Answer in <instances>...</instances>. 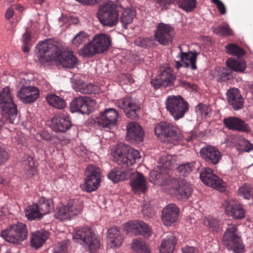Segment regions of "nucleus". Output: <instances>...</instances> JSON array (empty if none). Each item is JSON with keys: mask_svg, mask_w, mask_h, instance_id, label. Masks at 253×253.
<instances>
[{"mask_svg": "<svg viewBox=\"0 0 253 253\" xmlns=\"http://www.w3.org/2000/svg\"><path fill=\"white\" fill-rule=\"evenodd\" d=\"M73 239L90 252L100 247L99 239L92 230L88 228H75L73 233Z\"/></svg>", "mask_w": 253, "mask_h": 253, "instance_id": "nucleus-1", "label": "nucleus"}, {"mask_svg": "<svg viewBox=\"0 0 253 253\" xmlns=\"http://www.w3.org/2000/svg\"><path fill=\"white\" fill-rule=\"evenodd\" d=\"M62 49L52 40L46 39L39 42L36 47V53L41 63L56 62Z\"/></svg>", "mask_w": 253, "mask_h": 253, "instance_id": "nucleus-2", "label": "nucleus"}, {"mask_svg": "<svg viewBox=\"0 0 253 253\" xmlns=\"http://www.w3.org/2000/svg\"><path fill=\"white\" fill-rule=\"evenodd\" d=\"M119 12L117 5L112 1H107L101 5L97 13L100 22L110 27L115 26L118 22Z\"/></svg>", "mask_w": 253, "mask_h": 253, "instance_id": "nucleus-3", "label": "nucleus"}, {"mask_svg": "<svg viewBox=\"0 0 253 253\" xmlns=\"http://www.w3.org/2000/svg\"><path fill=\"white\" fill-rule=\"evenodd\" d=\"M166 107L174 120L182 118L188 112L189 105L181 95H169L165 101Z\"/></svg>", "mask_w": 253, "mask_h": 253, "instance_id": "nucleus-4", "label": "nucleus"}, {"mask_svg": "<svg viewBox=\"0 0 253 253\" xmlns=\"http://www.w3.org/2000/svg\"><path fill=\"white\" fill-rule=\"evenodd\" d=\"M155 133L159 137H165L170 143L176 145L183 138L181 131L172 124L162 122L155 127Z\"/></svg>", "mask_w": 253, "mask_h": 253, "instance_id": "nucleus-5", "label": "nucleus"}, {"mask_svg": "<svg viewBox=\"0 0 253 253\" xmlns=\"http://www.w3.org/2000/svg\"><path fill=\"white\" fill-rule=\"evenodd\" d=\"M1 236L8 242L19 244L27 239L28 230L25 223L18 222L2 231Z\"/></svg>", "mask_w": 253, "mask_h": 253, "instance_id": "nucleus-6", "label": "nucleus"}, {"mask_svg": "<svg viewBox=\"0 0 253 253\" xmlns=\"http://www.w3.org/2000/svg\"><path fill=\"white\" fill-rule=\"evenodd\" d=\"M0 108L2 110L3 117L8 118L9 123L13 124L17 116V110L9 87L3 88L0 93Z\"/></svg>", "mask_w": 253, "mask_h": 253, "instance_id": "nucleus-7", "label": "nucleus"}, {"mask_svg": "<svg viewBox=\"0 0 253 253\" xmlns=\"http://www.w3.org/2000/svg\"><path fill=\"white\" fill-rule=\"evenodd\" d=\"M223 242L228 250L234 253H240L244 250V246L237 234V228L235 225H231L226 229L224 234Z\"/></svg>", "mask_w": 253, "mask_h": 253, "instance_id": "nucleus-8", "label": "nucleus"}, {"mask_svg": "<svg viewBox=\"0 0 253 253\" xmlns=\"http://www.w3.org/2000/svg\"><path fill=\"white\" fill-rule=\"evenodd\" d=\"M171 195L180 200H187L191 195L192 188L190 184L182 179H169L168 181Z\"/></svg>", "mask_w": 253, "mask_h": 253, "instance_id": "nucleus-9", "label": "nucleus"}, {"mask_svg": "<svg viewBox=\"0 0 253 253\" xmlns=\"http://www.w3.org/2000/svg\"><path fill=\"white\" fill-rule=\"evenodd\" d=\"M200 177L205 184L220 192L225 191L226 183L219 177L213 173L211 169L203 168L200 172Z\"/></svg>", "mask_w": 253, "mask_h": 253, "instance_id": "nucleus-10", "label": "nucleus"}, {"mask_svg": "<svg viewBox=\"0 0 253 253\" xmlns=\"http://www.w3.org/2000/svg\"><path fill=\"white\" fill-rule=\"evenodd\" d=\"M100 169L93 165H88L85 172L84 190L91 192L96 190L100 183Z\"/></svg>", "mask_w": 253, "mask_h": 253, "instance_id": "nucleus-11", "label": "nucleus"}, {"mask_svg": "<svg viewBox=\"0 0 253 253\" xmlns=\"http://www.w3.org/2000/svg\"><path fill=\"white\" fill-rule=\"evenodd\" d=\"M175 35L173 28L169 24L160 23L156 26L155 38L160 44L168 45L170 44Z\"/></svg>", "mask_w": 253, "mask_h": 253, "instance_id": "nucleus-12", "label": "nucleus"}, {"mask_svg": "<svg viewBox=\"0 0 253 253\" xmlns=\"http://www.w3.org/2000/svg\"><path fill=\"white\" fill-rule=\"evenodd\" d=\"M116 104L124 110L127 117L131 119L137 118V112L140 110V103L137 99L127 96L118 100Z\"/></svg>", "mask_w": 253, "mask_h": 253, "instance_id": "nucleus-13", "label": "nucleus"}, {"mask_svg": "<svg viewBox=\"0 0 253 253\" xmlns=\"http://www.w3.org/2000/svg\"><path fill=\"white\" fill-rule=\"evenodd\" d=\"M130 146L124 143L118 144L113 153V161L122 167L131 169L130 167L134 164L133 160L129 159Z\"/></svg>", "mask_w": 253, "mask_h": 253, "instance_id": "nucleus-14", "label": "nucleus"}, {"mask_svg": "<svg viewBox=\"0 0 253 253\" xmlns=\"http://www.w3.org/2000/svg\"><path fill=\"white\" fill-rule=\"evenodd\" d=\"M119 118V114L116 109L108 108L100 113L97 122L99 126L110 129L117 124Z\"/></svg>", "mask_w": 253, "mask_h": 253, "instance_id": "nucleus-15", "label": "nucleus"}, {"mask_svg": "<svg viewBox=\"0 0 253 253\" xmlns=\"http://www.w3.org/2000/svg\"><path fill=\"white\" fill-rule=\"evenodd\" d=\"M175 79L176 76L173 73L171 68L167 67L161 71L160 77L152 80L151 83L155 89H157L161 86L165 87H171L174 85V81Z\"/></svg>", "mask_w": 253, "mask_h": 253, "instance_id": "nucleus-16", "label": "nucleus"}, {"mask_svg": "<svg viewBox=\"0 0 253 253\" xmlns=\"http://www.w3.org/2000/svg\"><path fill=\"white\" fill-rule=\"evenodd\" d=\"M95 104L94 100L87 96L76 97L70 103L72 113L80 112L82 114H89L92 110L90 105Z\"/></svg>", "mask_w": 253, "mask_h": 253, "instance_id": "nucleus-17", "label": "nucleus"}, {"mask_svg": "<svg viewBox=\"0 0 253 253\" xmlns=\"http://www.w3.org/2000/svg\"><path fill=\"white\" fill-rule=\"evenodd\" d=\"M200 156L209 164L215 165L221 160L222 155L216 148L211 145H207L201 148Z\"/></svg>", "mask_w": 253, "mask_h": 253, "instance_id": "nucleus-18", "label": "nucleus"}, {"mask_svg": "<svg viewBox=\"0 0 253 253\" xmlns=\"http://www.w3.org/2000/svg\"><path fill=\"white\" fill-rule=\"evenodd\" d=\"M17 96L24 103L30 104L40 97V90L35 86H22L18 91Z\"/></svg>", "mask_w": 253, "mask_h": 253, "instance_id": "nucleus-19", "label": "nucleus"}, {"mask_svg": "<svg viewBox=\"0 0 253 253\" xmlns=\"http://www.w3.org/2000/svg\"><path fill=\"white\" fill-rule=\"evenodd\" d=\"M224 126L229 130L239 132H248L251 128L248 124L241 119L236 117H229L223 120Z\"/></svg>", "mask_w": 253, "mask_h": 253, "instance_id": "nucleus-20", "label": "nucleus"}, {"mask_svg": "<svg viewBox=\"0 0 253 253\" xmlns=\"http://www.w3.org/2000/svg\"><path fill=\"white\" fill-rule=\"evenodd\" d=\"M144 132L136 122H130L126 126V139L130 142H140L143 139Z\"/></svg>", "mask_w": 253, "mask_h": 253, "instance_id": "nucleus-21", "label": "nucleus"}, {"mask_svg": "<svg viewBox=\"0 0 253 253\" xmlns=\"http://www.w3.org/2000/svg\"><path fill=\"white\" fill-rule=\"evenodd\" d=\"M226 214L234 219H242L245 217V210L242 205L234 200H229L225 208Z\"/></svg>", "mask_w": 253, "mask_h": 253, "instance_id": "nucleus-22", "label": "nucleus"}, {"mask_svg": "<svg viewBox=\"0 0 253 253\" xmlns=\"http://www.w3.org/2000/svg\"><path fill=\"white\" fill-rule=\"evenodd\" d=\"M132 191L136 194L145 193L147 189V182L140 172L134 174L130 181Z\"/></svg>", "mask_w": 253, "mask_h": 253, "instance_id": "nucleus-23", "label": "nucleus"}, {"mask_svg": "<svg viewBox=\"0 0 253 253\" xmlns=\"http://www.w3.org/2000/svg\"><path fill=\"white\" fill-rule=\"evenodd\" d=\"M227 99L229 105L235 110H239L243 107L244 99L238 89H229L227 93Z\"/></svg>", "mask_w": 253, "mask_h": 253, "instance_id": "nucleus-24", "label": "nucleus"}, {"mask_svg": "<svg viewBox=\"0 0 253 253\" xmlns=\"http://www.w3.org/2000/svg\"><path fill=\"white\" fill-rule=\"evenodd\" d=\"M179 210L174 204H169L163 210L162 220L165 225L170 226L178 218Z\"/></svg>", "mask_w": 253, "mask_h": 253, "instance_id": "nucleus-25", "label": "nucleus"}, {"mask_svg": "<svg viewBox=\"0 0 253 253\" xmlns=\"http://www.w3.org/2000/svg\"><path fill=\"white\" fill-rule=\"evenodd\" d=\"M72 86L77 92L83 94L96 93L97 86L92 84H85L83 81L73 78L71 79Z\"/></svg>", "mask_w": 253, "mask_h": 253, "instance_id": "nucleus-26", "label": "nucleus"}, {"mask_svg": "<svg viewBox=\"0 0 253 253\" xmlns=\"http://www.w3.org/2000/svg\"><path fill=\"white\" fill-rule=\"evenodd\" d=\"M56 62L64 67L73 68L76 66L78 60L72 52L66 51L62 48Z\"/></svg>", "mask_w": 253, "mask_h": 253, "instance_id": "nucleus-27", "label": "nucleus"}, {"mask_svg": "<svg viewBox=\"0 0 253 253\" xmlns=\"http://www.w3.org/2000/svg\"><path fill=\"white\" fill-rule=\"evenodd\" d=\"M107 246L110 248H118L122 245L124 238L120 231L116 227L108 230Z\"/></svg>", "mask_w": 253, "mask_h": 253, "instance_id": "nucleus-28", "label": "nucleus"}, {"mask_svg": "<svg viewBox=\"0 0 253 253\" xmlns=\"http://www.w3.org/2000/svg\"><path fill=\"white\" fill-rule=\"evenodd\" d=\"M93 43L99 53L106 51L111 43V39L108 34H100L94 36Z\"/></svg>", "mask_w": 253, "mask_h": 253, "instance_id": "nucleus-29", "label": "nucleus"}, {"mask_svg": "<svg viewBox=\"0 0 253 253\" xmlns=\"http://www.w3.org/2000/svg\"><path fill=\"white\" fill-rule=\"evenodd\" d=\"M132 173L131 169L116 168L108 174V177L113 182H118L127 179Z\"/></svg>", "mask_w": 253, "mask_h": 253, "instance_id": "nucleus-30", "label": "nucleus"}, {"mask_svg": "<svg viewBox=\"0 0 253 253\" xmlns=\"http://www.w3.org/2000/svg\"><path fill=\"white\" fill-rule=\"evenodd\" d=\"M52 128L55 131L65 132L71 126L69 116L63 115L53 118Z\"/></svg>", "mask_w": 253, "mask_h": 253, "instance_id": "nucleus-31", "label": "nucleus"}, {"mask_svg": "<svg viewBox=\"0 0 253 253\" xmlns=\"http://www.w3.org/2000/svg\"><path fill=\"white\" fill-rule=\"evenodd\" d=\"M176 243V237L171 233H169L162 241L160 253H173Z\"/></svg>", "mask_w": 253, "mask_h": 253, "instance_id": "nucleus-32", "label": "nucleus"}, {"mask_svg": "<svg viewBox=\"0 0 253 253\" xmlns=\"http://www.w3.org/2000/svg\"><path fill=\"white\" fill-rule=\"evenodd\" d=\"M48 237V232L45 231H36L32 233L31 237V246L38 249L41 248Z\"/></svg>", "mask_w": 253, "mask_h": 253, "instance_id": "nucleus-33", "label": "nucleus"}, {"mask_svg": "<svg viewBox=\"0 0 253 253\" xmlns=\"http://www.w3.org/2000/svg\"><path fill=\"white\" fill-rule=\"evenodd\" d=\"M198 54V53L196 51L183 53L180 60L184 63L186 68L190 66L192 70H196L197 69L196 63Z\"/></svg>", "mask_w": 253, "mask_h": 253, "instance_id": "nucleus-34", "label": "nucleus"}, {"mask_svg": "<svg viewBox=\"0 0 253 253\" xmlns=\"http://www.w3.org/2000/svg\"><path fill=\"white\" fill-rule=\"evenodd\" d=\"M226 63L228 67L236 72L243 73L246 68V63L243 59L230 58L226 60Z\"/></svg>", "mask_w": 253, "mask_h": 253, "instance_id": "nucleus-35", "label": "nucleus"}, {"mask_svg": "<svg viewBox=\"0 0 253 253\" xmlns=\"http://www.w3.org/2000/svg\"><path fill=\"white\" fill-rule=\"evenodd\" d=\"M38 209L42 216L49 212L53 209V204L50 199H46L44 197H41L38 201Z\"/></svg>", "mask_w": 253, "mask_h": 253, "instance_id": "nucleus-36", "label": "nucleus"}, {"mask_svg": "<svg viewBox=\"0 0 253 253\" xmlns=\"http://www.w3.org/2000/svg\"><path fill=\"white\" fill-rule=\"evenodd\" d=\"M25 214L28 219L30 220H35L42 217L37 203H33L27 206L25 209Z\"/></svg>", "mask_w": 253, "mask_h": 253, "instance_id": "nucleus-37", "label": "nucleus"}, {"mask_svg": "<svg viewBox=\"0 0 253 253\" xmlns=\"http://www.w3.org/2000/svg\"><path fill=\"white\" fill-rule=\"evenodd\" d=\"M135 14V11L130 8L124 9L121 16V21L124 28L127 29V25L131 23Z\"/></svg>", "mask_w": 253, "mask_h": 253, "instance_id": "nucleus-38", "label": "nucleus"}, {"mask_svg": "<svg viewBox=\"0 0 253 253\" xmlns=\"http://www.w3.org/2000/svg\"><path fill=\"white\" fill-rule=\"evenodd\" d=\"M48 104L57 109H63L65 107V100L54 94H49L46 97Z\"/></svg>", "mask_w": 253, "mask_h": 253, "instance_id": "nucleus-39", "label": "nucleus"}, {"mask_svg": "<svg viewBox=\"0 0 253 253\" xmlns=\"http://www.w3.org/2000/svg\"><path fill=\"white\" fill-rule=\"evenodd\" d=\"M67 206L68 210H69V212L71 213L74 216L78 215L81 212L83 205L82 203L79 200L72 199L68 201Z\"/></svg>", "mask_w": 253, "mask_h": 253, "instance_id": "nucleus-40", "label": "nucleus"}, {"mask_svg": "<svg viewBox=\"0 0 253 253\" xmlns=\"http://www.w3.org/2000/svg\"><path fill=\"white\" fill-rule=\"evenodd\" d=\"M98 53L92 41L84 44L80 50V54L84 57H91Z\"/></svg>", "mask_w": 253, "mask_h": 253, "instance_id": "nucleus-41", "label": "nucleus"}, {"mask_svg": "<svg viewBox=\"0 0 253 253\" xmlns=\"http://www.w3.org/2000/svg\"><path fill=\"white\" fill-rule=\"evenodd\" d=\"M212 31L215 34L220 36H230L233 35V31L229 25L226 23L212 27Z\"/></svg>", "mask_w": 253, "mask_h": 253, "instance_id": "nucleus-42", "label": "nucleus"}, {"mask_svg": "<svg viewBox=\"0 0 253 253\" xmlns=\"http://www.w3.org/2000/svg\"><path fill=\"white\" fill-rule=\"evenodd\" d=\"M131 247L132 250L137 253H150L148 247L140 239L133 240L131 244Z\"/></svg>", "mask_w": 253, "mask_h": 253, "instance_id": "nucleus-43", "label": "nucleus"}, {"mask_svg": "<svg viewBox=\"0 0 253 253\" xmlns=\"http://www.w3.org/2000/svg\"><path fill=\"white\" fill-rule=\"evenodd\" d=\"M177 3L179 8L189 12L196 7L197 0H177Z\"/></svg>", "mask_w": 253, "mask_h": 253, "instance_id": "nucleus-44", "label": "nucleus"}, {"mask_svg": "<svg viewBox=\"0 0 253 253\" xmlns=\"http://www.w3.org/2000/svg\"><path fill=\"white\" fill-rule=\"evenodd\" d=\"M225 48L228 54L238 58L242 57L245 54L244 50L235 44H228Z\"/></svg>", "mask_w": 253, "mask_h": 253, "instance_id": "nucleus-45", "label": "nucleus"}, {"mask_svg": "<svg viewBox=\"0 0 253 253\" xmlns=\"http://www.w3.org/2000/svg\"><path fill=\"white\" fill-rule=\"evenodd\" d=\"M88 34L84 31H81L74 37L72 40V43L73 45L79 47L88 41Z\"/></svg>", "mask_w": 253, "mask_h": 253, "instance_id": "nucleus-46", "label": "nucleus"}, {"mask_svg": "<svg viewBox=\"0 0 253 253\" xmlns=\"http://www.w3.org/2000/svg\"><path fill=\"white\" fill-rule=\"evenodd\" d=\"M204 224L208 227L213 232H218L219 225L217 219L211 216L205 217L203 220Z\"/></svg>", "mask_w": 253, "mask_h": 253, "instance_id": "nucleus-47", "label": "nucleus"}, {"mask_svg": "<svg viewBox=\"0 0 253 253\" xmlns=\"http://www.w3.org/2000/svg\"><path fill=\"white\" fill-rule=\"evenodd\" d=\"M195 164L194 162L181 164L176 167V169L180 175L186 176L193 170Z\"/></svg>", "mask_w": 253, "mask_h": 253, "instance_id": "nucleus-48", "label": "nucleus"}, {"mask_svg": "<svg viewBox=\"0 0 253 253\" xmlns=\"http://www.w3.org/2000/svg\"><path fill=\"white\" fill-rule=\"evenodd\" d=\"M140 221L137 220L129 221L124 224V228L128 233L132 232L135 234H138L139 227L141 226Z\"/></svg>", "mask_w": 253, "mask_h": 253, "instance_id": "nucleus-49", "label": "nucleus"}, {"mask_svg": "<svg viewBox=\"0 0 253 253\" xmlns=\"http://www.w3.org/2000/svg\"><path fill=\"white\" fill-rule=\"evenodd\" d=\"M154 40L152 38L138 37L135 40L134 44L139 46L146 48L153 46Z\"/></svg>", "mask_w": 253, "mask_h": 253, "instance_id": "nucleus-50", "label": "nucleus"}, {"mask_svg": "<svg viewBox=\"0 0 253 253\" xmlns=\"http://www.w3.org/2000/svg\"><path fill=\"white\" fill-rule=\"evenodd\" d=\"M150 181L155 184H166L169 185L168 181L169 179L167 180L166 181L162 182L163 178V175L158 171L153 170L150 173Z\"/></svg>", "mask_w": 253, "mask_h": 253, "instance_id": "nucleus-51", "label": "nucleus"}, {"mask_svg": "<svg viewBox=\"0 0 253 253\" xmlns=\"http://www.w3.org/2000/svg\"><path fill=\"white\" fill-rule=\"evenodd\" d=\"M69 210L67 205L59 208L57 214V218L60 220H65L70 219L71 217H73V215L71 213L69 212Z\"/></svg>", "mask_w": 253, "mask_h": 253, "instance_id": "nucleus-52", "label": "nucleus"}, {"mask_svg": "<svg viewBox=\"0 0 253 253\" xmlns=\"http://www.w3.org/2000/svg\"><path fill=\"white\" fill-rule=\"evenodd\" d=\"M252 187L250 184H245L239 187L238 191V195L246 199H249L252 197Z\"/></svg>", "mask_w": 253, "mask_h": 253, "instance_id": "nucleus-53", "label": "nucleus"}, {"mask_svg": "<svg viewBox=\"0 0 253 253\" xmlns=\"http://www.w3.org/2000/svg\"><path fill=\"white\" fill-rule=\"evenodd\" d=\"M160 160L166 169H171L177 167L175 158L170 156L162 157Z\"/></svg>", "mask_w": 253, "mask_h": 253, "instance_id": "nucleus-54", "label": "nucleus"}, {"mask_svg": "<svg viewBox=\"0 0 253 253\" xmlns=\"http://www.w3.org/2000/svg\"><path fill=\"white\" fill-rule=\"evenodd\" d=\"M211 108L208 105L203 103H199L195 107V111L197 114L202 117H207L211 112Z\"/></svg>", "mask_w": 253, "mask_h": 253, "instance_id": "nucleus-55", "label": "nucleus"}, {"mask_svg": "<svg viewBox=\"0 0 253 253\" xmlns=\"http://www.w3.org/2000/svg\"><path fill=\"white\" fill-rule=\"evenodd\" d=\"M230 73V71L227 68H219L217 70V74L216 75L217 81L222 82L228 80Z\"/></svg>", "mask_w": 253, "mask_h": 253, "instance_id": "nucleus-56", "label": "nucleus"}, {"mask_svg": "<svg viewBox=\"0 0 253 253\" xmlns=\"http://www.w3.org/2000/svg\"><path fill=\"white\" fill-rule=\"evenodd\" d=\"M68 246L67 243L61 242L56 244L52 250V253H67Z\"/></svg>", "mask_w": 253, "mask_h": 253, "instance_id": "nucleus-57", "label": "nucleus"}, {"mask_svg": "<svg viewBox=\"0 0 253 253\" xmlns=\"http://www.w3.org/2000/svg\"><path fill=\"white\" fill-rule=\"evenodd\" d=\"M177 81L178 82V85L182 87L185 89L194 90L196 88L195 85L190 82H188L179 79L177 80Z\"/></svg>", "mask_w": 253, "mask_h": 253, "instance_id": "nucleus-58", "label": "nucleus"}, {"mask_svg": "<svg viewBox=\"0 0 253 253\" xmlns=\"http://www.w3.org/2000/svg\"><path fill=\"white\" fill-rule=\"evenodd\" d=\"M140 224H141V226L139 227L138 234L143 235H150V229L148 225L145 224L142 221H140Z\"/></svg>", "mask_w": 253, "mask_h": 253, "instance_id": "nucleus-59", "label": "nucleus"}, {"mask_svg": "<svg viewBox=\"0 0 253 253\" xmlns=\"http://www.w3.org/2000/svg\"><path fill=\"white\" fill-rule=\"evenodd\" d=\"M211 1L216 5L221 14L223 15L226 13V7L220 0H211Z\"/></svg>", "mask_w": 253, "mask_h": 253, "instance_id": "nucleus-60", "label": "nucleus"}, {"mask_svg": "<svg viewBox=\"0 0 253 253\" xmlns=\"http://www.w3.org/2000/svg\"><path fill=\"white\" fill-rule=\"evenodd\" d=\"M128 156L129 160H134V164L136 160H139L140 158L139 152L136 150L131 149L130 147Z\"/></svg>", "mask_w": 253, "mask_h": 253, "instance_id": "nucleus-61", "label": "nucleus"}, {"mask_svg": "<svg viewBox=\"0 0 253 253\" xmlns=\"http://www.w3.org/2000/svg\"><path fill=\"white\" fill-rule=\"evenodd\" d=\"M9 158L8 153L5 150L0 146V165L5 163Z\"/></svg>", "mask_w": 253, "mask_h": 253, "instance_id": "nucleus-62", "label": "nucleus"}, {"mask_svg": "<svg viewBox=\"0 0 253 253\" xmlns=\"http://www.w3.org/2000/svg\"><path fill=\"white\" fill-rule=\"evenodd\" d=\"M243 149L245 152H249L253 149V145L249 140L244 139L242 141Z\"/></svg>", "mask_w": 253, "mask_h": 253, "instance_id": "nucleus-63", "label": "nucleus"}, {"mask_svg": "<svg viewBox=\"0 0 253 253\" xmlns=\"http://www.w3.org/2000/svg\"><path fill=\"white\" fill-rule=\"evenodd\" d=\"M162 9H167L172 4L173 0H157Z\"/></svg>", "mask_w": 253, "mask_h": 253, "instance_id": "nucleus-64", "label": "nucleus"}]
</instances>
